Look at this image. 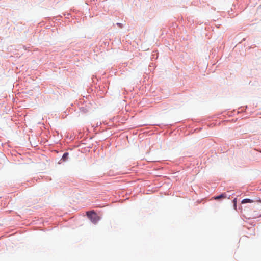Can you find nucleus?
Segmentation results:
<instances>
[{
  "label": "nucleus",
  "mask_w": 261,
  "mask_h": 261,
  "mask_svg": "<svg viewBox=\"0 0 261 261\" xmlns=\"http://www.w3.org/2000/svg\"><path fill=\"white\" fill-rule=\"evenodd\" d=\"M237 198H234L233 200V206H234V209H236V207H237Z\"/></svg>",
  "instance_id": "nucleus-6"
},
{
  "label": "nucleus",
  "mask_w": 261,
  "mask_h": 261,
  "mask_svg": "<svg viewBox=\"0 0 261 261\" xmlns=\"http://www.w3.org/2000/svg\"><path fill=\"white\" fill-rule=\"evenodd\" d=\"M226 198V195L225 194H222L220 195L214 197V199L215 200H219L221 199H224Z\"/></svg>",
  "instance_id": "nucleus-3"
},
{
  "label": "nucleus",
  "mask_w": 261,
  "mask_h": 261,
  "mask_svg": "<svg viewBox=\"0 0 261 261\" xmlns=\"http://www.w3.org/2000/svg\"><path fill=\"white\" fill-rule=\"evenodd\" d=\"M87 215L90 220L94 223H96L99 220V217L93 211L87 212Z\"/></svg>",
  "instance_id": "nucleus-2"
},
{
  "label": "nucleus",
  "mask_w": 261,
  "mask_h": 261,
  "mask_svg": "<svg viewBox=\"0 0 261 261\" xmlns=\"http://www.w3.org/2000/svg\"><path fill=\"white\" fill-rule=\"evenodd\" d=\"M68 153H67V152L64 153L62 156V159L63 160V161H66L68 158Z\"/></svg>",
  "instance_id": "nucleus-5"
},
{
  "label": "nucleus",
  "mask_w": 261,
  "mask_h": 261,
  "mask_svg": "<svg viewBox=\"0 0 261 261\" xmlns=\"http://www.w3.org/2000/svg\"><path fill=\"white\" fill-rule=\"evenodd\" d=\"M253 202L254 201L253 200L246 198V199H244L242 200L241 203L242 204H243V203H253Z\"/></svg>",
  "instance_id": "nucleus-4"
},
{
  "label": "nucleus",
  "mask_w": 261,
  "mask_h": 261,
  "mask_svg": "<svg viewBox=\"0 0 261 261\" xmlns=\"http://www.w3.org/2000/svg\"><path fill=\"white\" fill-rule=\"evenodd\" d=\"M117 25H118V26H119L120 27H121V23H117Z\"/></svg>",
  "instance_id": "nucleus-7"
},
{
  "label": "nucleus",
  "mask_w": 261,
  "mask_h": 261,
  "mask_svg": "<svg viewBox=\"0 0 261 261\" xmlns=\"http://www.w3.org/2000/svg\"><path fill=\"white\" fill-rule=\"evenodd\" d=\"M251 216L252 218L261 217V204H256L253 207V211L251 212Z\"/></svg>",
  "instance_id": "nucleus-1"
},
{
  "label": "nucleus",
  "mask_w": 261,
  "mask_h": 261,
  "mask_svg": "<svg viewBox=\"0 0 261 261\" xmlns=\"http://www.w3.org/2000/svg\"><path fill=\"white\" fill-rule=\"evenodd\" d=\"M258 201H259L260 203H261V200H259Z\"/></svg>",
  "instance_id": "nucleus-8"
}]
</instances>
